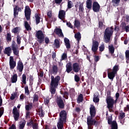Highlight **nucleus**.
Listing matches in <instances>:
<instances>
[{"mask_svg": "<svg viewBox=\"0 0 129 129\" xmlns=\"http://www.w3.org/2000/svg\"><path fill=\"white\" fill-rule=\"evenodd\" d=\"M35 17L36 24H39V23H40V16H39V15H38V14H36Z\"/></svg>", "mask_w": 129, "mask_h": 129, "instance_id": "obj_31", "label": "nucleus"}, {"mask_svg": "<svg viewBox=\"0 0 129 129\" xmlns=\"http://www.w3.org/2000/svg\"><path fill=\"white\" fill-rule=\"evenodd\" d=\"M11 81L12 83H16L18 81V75L14 74L11 78Z\"/></svg>", "mask_w": 129, "mask_h": 129, "instance_id": "obj_24", "label": "nucleus"}, {"mask_svg": "<svg viewBox=\"0 0 129 129\" xmlns=\"http://www.w3.org/2000/svg\"><path fill=\"white\" fill-rule=\"evenodd\" d=\"M9 129H16V125L13 124Z\"/></svg>", "mask_w": 129, "mask_h": 129, "instance_id": "obj_63", "label": "nucleus"}, {"mask_svg": "<svg viewBox=\"0 0 129 129\" xmlns=\"http://www.w3.org/2000/svg\"><path fill=\"white\" fill-rule=\"evenodd\" d=\"M93 101L94 102H98L99 101V98L95 95H94Z\"/></svg>", "mask_w": 129, "mask_h": 129, "instance_id": "obj_36", "label": "nucleus"}, {"mask_svg": "<svg viewBox=\"0 0 129 129\" xmlns=\"http://www.w3.org/2000/svg\"><path fill=\"white\" fill-rule=\"evenodd\" d=\"M63 97L66 98V99H68V93L67 92H65L63 94Z\"/></svg>", "mask_w": 129, "mask_h": 129, "instance_id": "obj_48", "label": "nucleus"}, {"mask_svg": "<svg viewBox=\"0 0 129 129\" xmlns=\"http://www.w3.org/2000/svg\"><path fill=\"white\" fill-rule=\"evenodd\" d=\"M16 95H17V93H14L13 94H12L10 97V99H11V100H14V99H15V98H16Z\"/></svg>", "mask_w": 129, "mask_h": 129, "instance_id": "obj_41", "label": "nucleus"}, {"mask_svg": "<svg viewBox=\"0 0 129 129\" xmlns=\"http://www.w3.org/2000/svg\"><path fill=\"white\" fill-rule=\"evenodd\" d=\"M54 74H56L58 72V68L56 66H54L52 68Z\"/></svg>", "mask_w": 129, "mask_h": 129, "instance_id": "obj_34", "label": "nucleus"}, {"mask_svg": "<svg viewBox=\"0 0 129 129\" xmlns=\"http://www.w3.org/2000/svg\"><path fill=\"white\" fill-rule=\"evenodd\" d=\"M13 114L15 120H18V119H19V117L20 116V113L19 112V110H18L17 107H14Z\"/></svg>", "mask_w": 129, "mask_h": 129, "instance_id": "obj_11", "label": "nucleus"}, {"mask_svg": "<svg viewBox=\"0 0 129 129\" xmlns=\"http://www.w3.org/2000/svg\"><path fill=\"white\" fill-rule=\"evenodd\" d=\"M12 48L14 55H16V56H19V49H18V47H17V46H16V42H13L12 44Z\"/></svg>", "mask_w": 129, "mask_h": 129, "instance_id": "obj_9", "label": "nucleus"}, {"mask_svg": "<svg viewBox=\"0 0 129 129\" xmlns=\"http://www.w3.org/2000/svg\"><path fill=\"white\" fill-rule=\"evenodd\" d=\"M99 28H100L101 29H102V28H104V25H103V23H102V22H99Z\"/></svg>", "mask_w": 129, "mask_h": 129, "instance_id": "obj_49", "label": "nucleus"}, {"mask_svg": "<svg viewBox=\"0 0 129 129\" xmlns=\"http://www.w3.org/2000/svg\"><path fill=\"white\" fill-rule=\"evenodd\" d=\"M24 26L27 31H31L32 30V28H31V26H30L28 22L24 21Z\"/></svg>", "mask_w": 129, "mask_h": 129, "instance_id": "obj_23", "label": "nucleus"}, {"mask_svg": "<svg viewBox=\"0 0 129 129\" xmlns=\"http://www.w3.org/2000/svg\"><path fill=\"white\" fill-rule=\"evenodd\" d=\"M25 15L27 21H29L31 18V9L29 6L25 7Z\"/></svg>", "mask_w": 129, "mask_h": 129, "instance_id": "obj_8", "label": "nucleus"}, {"mask_svg": "<svg viewBox=\"0 0 129 129\" xmlns=\"http://www.w3.org/2000/svg\"><path fill=\"white\" fill-rule=\"evenodd\" d=\"M104 44H102L100 45V46H99V50L100 51V52H102V51H103L104 50Z\"/></svg>", "mask_w": 129, "mask_h": 129, "instance_id": "obj_42", "label": "nucleus"}, {"mask_svg": "<svg viewBox=\"0 0 129 129\" xmlns=\"http://www.w3.org/2000/svg\"><path fill=\"white\" fill-rule=\"evenodd\" d=\"M115 73L114 72H109V69L108 70V77L109 79H111V80H113L114 77L115 76Z\"/></svg>", "mask_w": 129, "mask_h": 129, "instance_id": "obj_16", "label": "nucleus"}, {"mask_svg": "<svg viewBox=\"0 0 129 129\" xmlns=\"http://www.w3.org/2000/svg\"><path fill=\"white\" fill-rule=\"evenodd\" d=\"M75 38L77 39L78 41H80V39H81V34H80V33L78 32L75 34Z\"/></svg>", "mask_w": 129, "mask_h": 129, "instance_id": "obj_29", "label": "nucleus"}, {"mask_svg": "<svg viewBox=\"0 0 129 129\" xmlns=\"http://www.w3.org/2000/svg\"><path fill=\"white\" fill-rule=\"evenodd\" d=\"M125 30L126 32H129V25L126 26L125 27Z\"/></svg>", "mask_w": 129, "mask_h": 129, "instance_id": "obj_61", "label": "nucleus"}, {"mask_svg": "<svg viewBox=\"0 0 129 129\" xmlns=\"http://www.w3.org/2000/svg\"><path fill=\"white\" fill-rule=\"evenodd\" d=\"M113 34V31L112 30V28H106L105 30L104 38L105 43H108L110 41V37L112 36Z\"/></svg>", "mask_w": 129, "mask_h": 129, "instance_id": "obj_4", "label": "nucleus"}, {"mask_svg": "<svg viewBox=\"0 0 129 129\" xmlns=\"http://www.w3.org/2000/svg\"><path fill=\"white\" fill-rule=\"evenodd\" d=\"M25 93L26 95H29V94H30V92L29 91V87L28 86H26L25 87Z\"/></svg>", "mask_w": 129, "mask_h": 129, "instance_id": "obj_35", "label": "nucleus"}, {"mask_svg": "<svg viewBox=\"0 0 129 129\" xmlns=\"http://www.w3.org/2000/svg\"><path fill=\"white\" fill-rule=\"evenodd\" d=\"M119 2H120V0H112V3H114V4H119Z\"/></svg>", "mask_w": 129, "mask_h": 129, "instance_id": "obj_59", "label": "nucleus"}, {"mask_svg": "<svg viewBox=\"0 0 129 129\" xmlns=\"http://www.w3.org/2000/svg\"><path fill=\"white\" fill-rule=\"evenodd\" d=\"M54 32L56 35H58L59 37H64V35H63V33H62V30L60 28H56L54 30Z\"/></svg>", "mask_w": 129, "mask_h": 129, "instance_id": "obj_18", "label": "nucleus"}, {"mask_svg": "<svg viewBox=\"0 0 129 129\" xmlns=\"http://www.w3.org/2000/svg\"><path fill=\"white\" fill-rule=\"evenodd\" d=\"M117 71H118V66H115L113 69V72H114L115 74H116Z\"/></svg>", "mask_w": 129, "mask_h": 129, "instance_id": "obj_38", "label": "nucleus"}, {"mask_svg": "<svg viewBox=\"0 0 129 129\" xmlns=\"http://www.w3.org/2000/svg\"><path fill=\"white\" fill-rule=\"evenodd\" d=\"M72 2L69 1L68 2V9H71L72 8Z\"/></svg>", "mask_w": 129, "mask_h": 129, "instance_id": "obj_40", "label": "nucleus"}, {"mask_svg": "<svg viewBox=\"0 0 129 129\" xmlns=\"http://www.w3.org/2000/svg\"><path fill=\"white\" fill-rule=\"evenodd\" d=\"M67 114L66 111H61L59 114V119L57 122V126L58 129L63 128V124L66 122V117Z\"/></svg>", "mask_w": 129, "mask_h": 129, "instance_id": "obj_3", "label": "nucleus"}, {"mask_svg": "<svg viewBox=\"0 0 129 129\" xmlns=\"http://www.w3.org/2000/svg\"><path fill=\"white\" fill-rule=\"evenodd\" d=\"M18 14L19 13H18V6H16L15 8H14V17H17V16H18Z\"/></svg>", "mask_w": 129, "mask_h": 129, "instance_id": "obj_32", "label": "nucleus"}, {"mask_svg": "<svg viewBox=\"0 0 129 129\" xmlns=\"http://www.w3.org/2000/svg\"><path fill=\"white\" fill-rule=\"evenodd\" d=\"M54 46L56 47V48H59L60 47V41L58 40V39H55L54 40Z\"/></svg>", "mask_w": 129, "mask_h": 129, "instance_id": "obj_30", "label": "nucleus"}, {"mask_svg": "<svg viewBox=\"0 0 129 129\" xmlns=\"http://www.w3.org/2000/svg\"><path fill=\"white\" fill-rule=\"evenodd\" d=\"M115 97H116V100L115 101V102H116V101L117 100V99L118 98V97H119V93H117L115 94Z\"/></svg>", "mask_w": 129, "mask_h": 129, "instance_id": "obj_58", "label": "nucleus"}, {"mask_svg": "<svg viewBox=\"0 0 129 129\" xmlns=\"http://www.w3.org/2000/svg\"><path fill=\"white\" fill-rule=\"evenodd\" d=\"M33 129H38V124L34 123L33 124Z\"/></svg>", "mask_w": 129, "mask_h": 129, "instance_id": "obj_52", "label": "nucleus"}, {"mask_svg": "<svg viewBox=\"0 0 129 129\" xmlns=\"http://www.w3.org/2000/svg\"><path fill=\"white\" fill-rule=\"evenodd\" d=\"M99 10H100V6L97 2H94L93 4V11L97 13V12H99Z\"/></svg>", "mask_w": 129, "mask_h": 129, "instance_id": "obj_12", "label": "nucleus"}, {"mask_svg": "<svg viewBox=\"0 0 129 129\" xmlns=\"http://www.w3.org/2000/svg\"><path fill=\"white\" fill-rule=\"evenodd\" d=\"M94 60L96 62H97V61L99 60V56H97V55H95L94 56Z\"/></svg>", "mask_w": 129, "mask_h": 129, "instance_id": "obj_54", "label": "nucleus"}, {"mask_svg": "<svg viewBox=\"0 0 129 129\" xmlns=\"http://www.w3.org/2000/svg\"><path fill=\"white\" fill-rule=\"evenodd\" d=\"M7 40L8 41H11V40H12V38H11V34H10V33L7 34Z\"/></svg>", "mask_w": 129, "mask_h": 129, "instance_id": "obj_53", "label": "nucleus"}, {"mask_svg": "<svg viewBox=\"0 0 129 129\" xmlns=\"http://www.w3.org/2000/svg\"><path fill=\"white\" fill-rule=\"evenodd\" d=\"M124 111H128L129 112V105H127L126 107H124Z\"/></svg>", "mask_w": 129, "mask_h": 129, "instance_id": "obj_55", "label": "nucleus"}, {"mask_svg": "<svg viewBox=\"0 0 129 129\" xmlns=\"http://www.w3.org/2000/svg\"><path fill=\"white\" fill-rule=\"evenodd\" d=\"M51 82L50 84V91L51 94H55L56 92V88L59 84V81H60V77L56 76L55 78H54L53 76H51Z\"/></svg>", "mask_w": 129, "mask_h": 129, "instance_id": "obj_2", "label": "nucleus"}, {"mask_svg": "<svg viewBox=\"0 0 129 129\" xmlns=\"http://www.w3.org/2000/svg\"><path fill=\"white\" fill-rule=\"evenodd\" d=\"M24 98H25V96H24V95L22 94L20 95V100L21 101H23L24 100Z\"/></svg>", "mask_w": 129, "mask_h": 129, "instance_id": "obj_51", "label": "nucleus"}, {"mask_svg": "<svg viewBox=\"0 0 129 129\" xmlns=\"http://www.w3.org/2000/svg\"><path fill=\"white\" fill-rule=\"evenodd\" d=\"M16 61H14V57L13 56L10 57V65L11 69H14L16 67Z\"/></svg>", "mask_w": 129, "mask_h": 129, "instance_id": "obj_13", "label": "nucleus"}, {"mask_svg": "<svg viewBox=\"0 0 129 129\" xmlns=\"http://www.w3.org/2000/svg\"><path fill=\"white\" fill-rule=\"evenodd\" d=\"M67 67V72L68 73H70L72 71V67H71V63H68L66 66Z\"/></svg>", "mask_w": 129, "mask_h": 129, "instance_id": "obj_25", "label": "nucleus"}, {"mask_svg": "<svg viewBox=\"0 0 129 129\" xmlns=\"http://www.w3.org/2000/svg\"><path fill=\"white\" fill-rule=\"evenodd\" d=\"M124 113L123 112H121L120 113V117H121L122 118H123V117H124Z\"/></svg>", "mask_w": 129, "mask_h": 129, "instance_id": "obj_62", "label": "nucleus"}, {"mask_svg": "<svg viewBox=\"0 0 129 129\" xmlns=\"http://www.w3.org/2000/svg\"><path fill=\"white\" fill-rule=\"evenodd\" d=\"M39 116H40L41 117H43V116H44V112H43V111H39Z\"/></svg>", "mask_w": 129, "mask_h": 129, "instance_id": "obj_50", "label": "nucleus"}, {"mask_svg": "<svg viewBox=\"0 0 129 129\" xmlns=\"http://www.w3.org/2000/svg\"><path fill=\"white\" fill-rule=\"evenodd\" d=\"M4 53L7 54L8 56H11V53H12V48L10 47L6 48Z\"/></svg>", "mask_w": 129, "mask_h": 129, "instance_id": "obj_20", "label": "nucleus"}, {"mask_svg": "<svg viewBox=\"0 0 129 129\" xmlns=\"http://www.w3.org/2000/svg\"><path fill=\"white\" fill-rule=\"evenodd\" d=\"M25 125L26 120H23V121H21L19 124V129H24V127H25Z\"/></svg>", "mask_w": 129, "mask_h": 129, "instance_id": "obj_26", "label": "nucleus"}, {"mask_svg": "<svg viewBox=\"0 0 129 129\" xmlns=\"http://www.w3.org/2000/svg\"><path fill=\"white\" fill-rule=\"evenodd\" d=\"M23 69H24V64H23V62L21 61H19L18 62V64H17V70H19L20 72H22Z\"/></svg>", "mask_w": 129, "mask_h": 129, "instance_id": "obj_17", "label": "nucleus"}, {"mask_svg": "<svg viewBox=\"0 0 129 129\" xmlns=\"http://www.w3.org/2000/svg\"><path fill=\"white\" fill-rule=\"evenodd\" d=\"M67 25L69 28H73V26H72V24H71V23H70V22H67Z\"/></svg>", "mask_w": 129, "mask_h": 129, "instance_id": "obj_56", "label": "nucleus"}, {"mask_svg": "<svg viewBox=\"0 0 129 129\" xmlns=\"http://www.w3.org/2000/svg\"><path fill=\"white\" fill-rule=\"evenodd\" d=\"M86 8H87V9H91L92 8V0H87Z\"/></svg>", "mask_w": 129, "mask_h": 129, "instance_id": "obj_22", "label": "nucleus"}, {"mask_svg": "<svg viewBox=\"0 0 129 129\" xmlns=\"http://www.w3.org/2000/svg\"><path fill=\"white\" fill-rule=\"evenodd\" d=\"M44 103L45 104H48V103H49V99H45L44 100Z\"/></svg>", "mask_w": 129, "mask_h": 129, "instance_id": "obj_64", "label": "nucleus"}, {"mask_svg": "<svg viewBox=\"0 0 129 129\" xmlns=\"http://www.w3.org/2000/svg\"><path fill=\"white\" fill-rule=\"evenodd\" d=\"M66 59H67V54L66 53H64L61 56V60H65Z\"/></svg>", "mask_w": 129, "mask_h": 129, "instance_id": "obj_39", "label": "nucleus"}, {"mask_svg": "<svg viewBox=\"0 0 129 129\" xmlns=\"http://www.w3.org/2000/svg\"><path fill=\"white\" fill-rule=\"evenodd\" d=\"M78 103H80V102H82L83 101V95L82 94H80L77 100Z\"/></svg>", "mask_w": 129, "mask_h": 129, "instance_id": "obj_28", "label": "nucleus"}, {"mask_svg": "<svg viewBox=\"0 0 129 129\" xmlns=\"http://www.w3.org/2000/svg\"><path fill=\"white\" fill-rule=\"evenodd\" d=\"M35 36L37 38L38 42H39L40 44H41V43H43V42H44V39H45V36H44V34H43L42 31L39 30L37 31Z\"/></svg>", "mask_w": 129, "mask_h": 129, "instance_id": "obj_5", "label": "nucleus"}, {"mask_svg": "<svg viewBox=\"0 0 129 129\" xmlns=\"http://www.w3.org/2000/svg\"><path fill=\"white\" fill-rule=\"evenodd\" d=\"M125 56H126V59L127 60H128L129 59V50H126Z\"/></svg>", "mask_w": 129, "mask_h": 129, "instance_id": "obj_45", "label": "nucleus"}, {"mask_svg": "<svg viewBox=\"0 0 129 129\" xmlns=\"http://www.w3.org/2000/svg\"><path fill=\"white\" fill-rule=\"evenodd\" d=\"M57 104L60 108H63V107H64V103L63 102V100L61 99L57 100Z\"/></svg>", "mask_w": 129, "mask_h": 129, "instance_id": "obj_21", "label": "nucleus"}, {"mask_svg": "<svg viewBox=\"0 0 129 129\" xmlns=\"http://www.w3.org/2000/svg\"><path fill=\"white\" fill-rule=\"evenodd\" d=\"M99 46V43L96 41H93L92 46V51L95 53L97 50H98V46Z\"/></svg>", "mask_w": 129, "mask_h": 129, "instance_id": "obj_10", "label": "nucleus"}, {"mask_svg": "<svg viewBox=\"0 0 129 129\" xmlns=\"http://www.w3.org/2000/svg\"><path fill=\"white\" fill-rule=\"evenodd\" d=\"M112 120V117L109 116L108 118V123L109 124H112L111 129H117V123H116V121Z\"/></svg>", "mask_w": 129, "mask_h": 129, "instance_id": "obj_7", "label": "nucleus"}, {"mask_svg": "<svg viewBox=\"0 0 129 129\" xmlns=\"http://www.w3.org/2000/svg\"><path fill=\"white\" fill-rule=\"evenodd\" d=\"M49 42V38L46 37L45 38V42L46 43V44H48Z\"/></svg>", "mask_w": 129, "mask_h": 129, "instance_id": "obj_60", "label": "nucleus"}, {"mask_svg": "<svg viewBox=\"0 0 129 129\" xmlns=\"http://www.w3.org/2000/svg\"><path fill=\"white\" fill-rule=\"evenodd\" d=\"M90 111L91 116H88L87 118V124L88 125V129H92L91 125H93V124H97V122L95 121V120L92 119V117L95 116V107H94V105H91Z\"/></svg>", "mask_w": 129, "mask_h": 129, "instance_id": "obj_1", "label": "nucleus"}, {"mask_svg": "<svg viewBox=\"0 0 129 129\" xmlns=\"http://www.w3.org/2000/svg\"><path fill=\"white\" fill-rule=\"evenodd\" d=\"M73 70L75 72H79L80 71V67H79V64L77 63H75L73 65Z\"/></svg>", "mask_w": 129, "mask_h": 129, "instance_id": "obj_14", "label": "nucleus"}, {"mask_svg": "<svg viewBox=\"0 0 129 129\" xmlns=\"http://www.w3.org/2000/svg\"><path fill=\"white\" fill-rule=\"evenodd\" d=\"M17 41L18 44H21V37H20L19 36H18L17 37Z\"/></svg>", "mask_w": 129, "mask_h": 129, "instance_id": "obj_47", "label": "nucleus"}, {"mask_svg": "<svg viewBox=\"0 0 129 129\" xmlns=\"http://www.w3.org/2000/svg\"><path fill=\"white\" fill-rule=\"evenodd\" d=\"M75 81H76V82H78L79 81V80H80V78H79V77L77 75H75Z\"/></svg>", "mask_w": 129, "mask_h": 129, "instance_id": "obj_46", "label": "nucleus"}, {"mask_svg": "<svg viewBox=\"0 0 129 129\" xmlns=\"http://www.w3.org/2000/svg\"><path fill=\"white\" fill-rule=\"evenodd\" d=\"M27 79V77L26 76V75L24 74L22 75V82L24 84H26L27 83V82L26 81Z\"/></svg>", "mask_w": 129, "mask_h": 129, "instance_id": "obj_33", "label": "nucleus"}, {"mask_svg": "<svg viewBox=\"0 0 129 129\" xmlns=\"http://www.w3.org/2000/svg\"><path fill=\"white\" fill-rule=\"evenodd\" d=\"M66 15V12L64 11L60 10L59 12L58 18L60 19V20H63V19H65Z\"/></svg>", "mask_w": 129, "mask_h": 129, "instance_id": "obj_15", "label": "nucleus"}, {"mask_svg": "<svg viewBox=\"0 0 129 129\" xmlns=\"http://www.w3.org/2000/svg\"><path fill=\"white\" fill-rule=\"evenodd\" d=\"M64 41L67 49H70V48H71V45H70V41L68 39V38H64Z\"/></svg>", "mask_w": 129, "mask_h": 129, "instance_id": "obj_19", "label": "nucleus"}, {"mask_svg": "<svg viewBox=\"0 0 129 129\" xmlns=\"http://www.w3.org/2000/svg\"><path fill=\"white\" fill-rule=\"evenodd\" d=\"M106 102H107V107L110 110L113 107V104H114V100L110 97H107L106 98Z\"/></svg>", "mask_w": 129, "mask_h": 129, "instance_id": "obj_6", "label": "nucleus"}, {"mask_svg": "<svg viewBox=\"0 0 129 129\" xmlns=\"http://www.w3.org/2000/svg\"><path fill=\"white\" fill-rule=\"evenodd\" d=\"M39 100V98L38 96L36 94L34 95L33 96V101H38Z\"/></svg>", "mask_w": 129, "mask_h": 129, "instance_id": "obj_43", "label": "nucleus"}, {"mask_svg": "<svg viewBox=\"0 0 129 129\" xmlns=\"http://www.w3.org/2000/svg\"><path fill=\"white\" fill-rule=\"evenodd\" d=\"M74 25L75 27H79L80 26V22L77 20H75Z\"/></svg>", "mask_w": 129, "mask_h": 129, "instance_id": "obj_37", "label": "nucleus"}, {"mask_svg": "<svg viewBox=\"0 0 129 129\" xmlns=\"http://www.w3.org/2000/svg\"><path fill=\"white\" fill-rule=\"evenodd\" d=\"M108 48L110 53H111V54H113V53H114V47H113V45H109Z\"/></svg>", "mask_w": 129, "mask_h": 129, "instance_id": "obj_27", "label": "nucleus"}, {"mask_svg": "<svg viewBox=\"0 0 129 129\" xmlns=\"http://www.w3.org/2000/svg\"><path fill=\"white\" fill-rule=\"evenodd\" d=\"M79 10L83 12V5L81 4L79 7Z\"/></svg>", "mask_w": 129, "mask_h": 129, "instance_id": "obj_57", "label": "nucleus"}, {"mask_svg": "<svg viewBox=\"0 0 129 129\" xmlns=\"http://www.w3.org/2000/svg\"><path fill=\"white\" fill-rule=\"evenodd\" d=\"M12 32H13V33H14V34L17 33V32H19V28L16 27V28H14L12 30Z\"/></svg>", "mask_w": 129, "mask_h": 129, "instance_id": "obj_44", "label": "nucleus"}]
</instances>
